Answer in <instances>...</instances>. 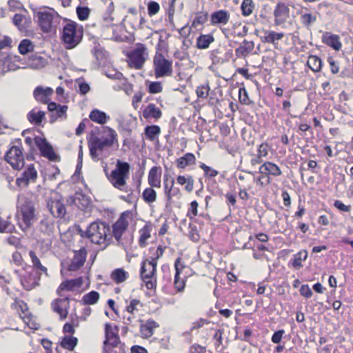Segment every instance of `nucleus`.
<instances>
[{"mask_svg": "<svg viewBox=\"0 0 353 353\" xmlns=\"http://www.w3.org/2000/svg\"><path fill=\"white\" fill-rule=\"evenodd\" d=\"M141 305L140 301L137 299L131 300L130 304L126 307V312L128 314H134L137 310V306Z\"/></svg>", "mask_w": 353, "mask_h": 353, "instance_id": "nucleus-61", "label": "nucleus"}, {"mask_svg": "<svg viewBox=\"0 0 353 353\" xmlns=\"http://www.w3.org/2000/svg\"><path fill=\"white\" fill-rule=\"evenodd\" d=\"M210 90L209 83L206 82L196 88V93L199 98L206 99Z\"/></svg>", "mask_w": 353, "mask_h": 353, "instance_id": "nucleus-52", "label": "nucleus"}, {"mask_svg": "<svg viewBox=\"0 0 353 353\" xmlns=\"http://www.w3.org/2000/svg\"><path fill=\"white\" fill-rule=\"evenodd\" d=\"M290 9L283 2H279L274 10V23L279 26L283 23L289 17Z\"/></svg>", "mask_w": 353, "mask_h": 353, "instance_id": "nucleus-18", "label": "nucleus"}, {"mask_svg": "<svg viewBox=\"0 0 353 353\" xmlns=\"http://www.w3.org/2000/svg\"><path fill=\"white\" fill-rule=\"evenodd\" d=\"M208 14L205 12H196L192 22V27L196 28L203 26L208 20Z\"/></svg>", "mask_w": 353, "mask_h": 353, "instance_id": "nucleus-47", "label": "nucleus"}, {"mask_svg": "<svg viewBox=\"0 0 353 353\" xmlns=\"http://www.w3.org/2000/svg\"><path fill=\"white\" fill-rule=\"evenodd\" d=\"M90 10L88 7H77V14L81 21L86 20L90 15Z\"/></svg>", "mask_w": 353, "mask_h": 353, "instance_id": "nucleus-55", "label": "nucleus"}, {"mask_svg": "<svg viewBox=\"0 0 353 353\" xmlns=\"http://www.w3.org/2000/svg\"><path fill=\"white\" fill-rule=\"evenodd\" d=\"M78 340L74 336H65L61 342V346L68 350L72 351L77 344Z\"/></svg>", "mask_w": 353, "mask_h": 353, "instance_id": "nucleus-46", "label": "nucleus"}, {"mask_svg": "<svg viewBox=\"0 0 353 353\" xmlns=\"http://www.w3.org/2000/svg\"><path fill=\"white\" fill-rule=\"evenodd\" d=\"M152 188L150 186V188H145L142 193L143 201L148 204L152 203L157 200V192Z\"/></svg>", "mask_w": 353, "mask_h": 353, "instance_id": "nucleus-43", "label": "nucleus"}, {"mask_svg": "<svg viewBox=\"0 0 353 353\" xmlns=\"http://www.w3.org/2000/svg\"><path fill=\"white\" fill-rule=\"evenodd\" d=\"M36 202L32 198L19 196L17 202L16 217L22 230L30 228L37 219Z\"/></svg>", "mask_w": 353, "mask_h": 353, "instance_id": "nucleus-1", "label": "nucleus"}, {"mask_svg": "<svg viewBox=\"0 0 353 353\" xmlns=\"http://www.w3.org/2000/svg\"><path fill=\"white\" fill-rule=\"evenodd\" d=\"M174 179L170 174H165L163 176L164 192L168 201L172 200V196L176 195L179 192V188H174Z\"/></svg>", "mask_w": 353, "mask_h": 353, "instance_id": "nucleus-21", "label": "nucleus"}, {"mask_svg": "<svg viewBox=\"0 0 353 353\" xmlns=\"http://www.w3.org/2000/svg\"><path fill=\"white\" fill-rule=\"evenodd\" d=\"M29 256L31 258V261H32V266L34 268L38 269L44 273L47 272V268L46 267H44L43 265H42V264L40 262V260L37 256V255L34 251L30 250L29 252Z\"/></svg>", "mask_w": 353, "mask_h": 353, "instance_id": "nucleus-51", "label": "nucleus"}, {"mask_svg": "<svg viewBox=\"0 0 353 353\" xmlns=\"http://www.w3.org/2000/svg\"><path fill=\"white\" fill-rule=\"evenodd\" d=\"M106 76L110 79L123 80L125 81L123 74L115 70H109L108 72H106Z\"/></svg>", "mask_w": 353, "mask_h": 353, "instance_id": "nucleus-60", "label": "nucleus"}, {"mask_svg": "<svg viewBox=\"0 0 353 353\" xmlns=\"http://www.w3.org/2000/svg\"><path fill=\"white\" fill-rule=\"evenodd\" d=\"M83 280L82 277L76 278L74 279L66 280L65 281L61 283L57 289V294L59 296H63V291H74L83 285Z\"/></svg>", "mask_w": 353, "mask_h": 353, "instance_id": "nucleus-22", "label": "nucleus"}, {"mask_svg": "<svg viewBox=\"0 0 353 353\" xmlns=\"http://www.w3.org/2000/svg\"><path fill=\"white\" fill-rule=\"evenodd\" d=\"M145 52L146 48L144 45H138L128 55L130 65L136 69H140L145 61Z\"/></svg>", "mask_w": 353, "mask_h": 353, "instance_id": "nucleus-13", "label": "nucleus"}, {"mask_svg": "<svg viewBox=\"0 0 353 353\" xmlns=\"http://www.w3.org/2000/svg\"><path fill=\"white\" fill-rule=\"evenodd\" d=\"M37 179V172L33 164H30L22 172L21 176L16 179V184L19 188H26L30 183H34Z\"/></svg>", "mask_w": 353, "mask_h": 353, "instance_id": "nucleus-14", "label": "nucleus"}, {"mask_svg": "<svg viewBox=\"0 0 353 353\" xmlns=\"http://www.w3.org/2000/svg\"><path fill=\"white\" fill-rule=\"evenodd\" d=\"M61 39L67 49L74 48L81 41L82 31L77 29L75 22L70 21L63 26Z\"/></svg>", "mask_w": 353, "mask_h": 353, "instance_id": "nucleus-6", "label": "nucleus"}, {"mask_svg": "<svg viewBox=\"0 0 353 353\" xmlns=\"http://www.w3.org/2000/svg\"><path fill=\"white\" fill-rule=\"evenodd\" d=\"M333 205L341 212H348L351 210L350 205H346L344 203H343L342 201H341L339 200H336L334 201Z\"/></svg>", "mask_w": 353, "mask_h": 353, "instance_id": "nucleus-63", "label": "nucleus"}, {"mask_svg": "<svg viewBox=\"0 0 353 353\" xmlns=\"http://www.w3.org/2000/svg\"><path fill=\"white\" fill-rule=\"evenodd\" d=\"M301 23L306 28H309L316 21V17L311 13H305L301 16Z\"/></svg>", "mask_w": 353, "mask_h": 353, "instance_id": "nucleus-54", "label": "nucleus"}, {"mask_svg": "<svg viewBox=\"0 0 353 353\" xmlns=\"http://www.w3.org/2000/svg\"><path fill=\"white\" fill-rule=\"evenodd\" d=\"M48 63L46 58L39 54H33L28 59V66L32 69L39 70L46 66Z\"/></svg>", "mask_w": 353, "mask_h": 353, "instance_id": "nucleus-29", "label": "nucleus"}, {"mask_svg": "<svg viewBox=\"0 0 353 353\" xmlns=\"http://www.w3.org/2000/svg\"><path fill=\"white\" fill-rule=\"evenodd\" d=\"M159 327L154 320L149 319L140 325V333L142 338L148 339L154 334V330Z\"/></svg>", "mask_w": 353, "mask_h": 353, "instance_id": "nucleus-27", "label": "nucleus"}, {"mask_svg": "<svg viewBox=\"0 0 353 353\" xmlns=\"http://www.w3.org/2000/svg\"><path fill=\"white\" fill-rule=\"evenodd\" d=\"M157 263L154 259H152V261H143L141 263L140 276L148 290H152L156 288V283L152 281V278L157 270Z\"/></svg>", "mask_w": 353, "mask_h": 353, "instance_id": "nucleus-8", "label": "nucleus"}, {"mask_svg": "<svg viewBox=\"0 0 353 353\" xmlns=\"http://www.w3.org/2000/svg\"><path fill=\"white\" fill-rule=\"evenodd\" d=\"M48 109L51 113V123L54 122L58 118L65 119L67 117V105H60L54 102H50L48 105Z\"/></svg>", "mask_w": 353, "mask_h": 353, "instance_id": "nucleus-20", "label": "nucleus"}, {"mask_svg": "<svg viewBox=\"0 0 353 353\" xmlns=\"http://www.w3.org/2000/svg\"><path fill=\"white\" fill-rule=\"evenodd\" d=\"M307 66L314 72H319L322 67L321 59L316 55H310L307 61Z\"/></svg>", "mask_w": 353, "mask_h": 353, "instance_id": "nucleus-39", "label": "nucleus"}, {"mask_svg": "<svg viewBox=\"0 0 353 353\" xmlns=\"http://www.w3.org/2000/svg\"><path fill=\"white\" fill-rule=\"evenodd\" d=\"M254 43L253 41L244 40L242 43L235 50V54L237 57H245L254 50Z\"/></svg>", "mask_w": 353, "mask_h": 353, "instance_id": "nucleus-33", "label": "nucleus"}, {"mask_svg": "<svg viewBox=\"0 0 353 353\" xmlns=\"http://www.w3.org/2000/svg\"><path fill=\"white\" fill-rule=\"evenodd\" d=\"M270 146L265 142L260 144L257 148V155L262 158H265L268 154V150Z\"/></svg>", "mask_w": 353, "mask_h": 353, "instance_id": "nucleus-59", "label": "nucleus"}, {"mask_svg": "<svg viewBox=\"0 0 353 353\" xmlns=\"http://www.w3.org/2000/svg\"><path fill=\"white\" fill-rule=\"evenodd\" d=\"M47 207L54 218H63L66 213L65 205L61 201V196L54 194L47 201Z\"/></svg>", "mask_w": 353, "mask_h": 353, "instance_id": "nucleus-11", "label": "nucleus"}, {"mask_svg": "<svg viewBox=\"0 0 353 353\" xmlns=\"http://www.w3.org/2000/svg\"><path fill=\"white\" fill-rule=\"evenodd\" d=\"M40 276L37 272L32 270L26 272L21 278V283L23 288L26 290H31L39 285Z\"/></svg>", "mask_w": 353, "mask_h": 353, "instance_id": "nucleus-17", "label": "nucleus"}, {"mask_svg": "<svg viewBox=\"0 0 353 353\" xmlns=\"http://www.w3.org/2000/svg\"><path fill=\"white\" fill-rule=\"evenodd\" d=\"M307 256L306 251L299 252L293 256V259L291 260L292 265L296 268H301L302 265V261H305Z\"/></svg>", "mask_w": 353, "mask_h": 353, "instance_id": "nucleus-44", "label": "nucleus"}, {"mask_svg": "<svg viewBox=\"0 0 353 353\" xmlns=\"http://www.w3.org/2000/svg\"><path fill=\"white\" fill-rule=\"evenodd\" d=\"M99 299V294L96 291H91L83 296L82 301L85 305H93L97 303Z\"/></svg>", "mask_w": 353, "mask_h": 353, "instance_id": "nucleus-49", "label": "nucleus"}, {"mask_svg": "<svg viewBox=\"0 0 353 353\" xmlns=\"http://www.w3.org/2000/svg\"><path fill=\"white\" fill-rule=\"evenodd\" d=\"M34 45L30 40L28 39H23L18 46L19 53L23 55L26 54L28 52H32L34 50Z\"/></svg>", "mask_w": 353, "mask_h": 353, "instance_id": "nucleus-41", "label": "nucleus"}, {"mask_svg": "<svg viewBox=\"0 0 353 353\" xmlns=\"http://www.w3.org/2000/svg\"><path fill=\"white\" fill-rule=\"evenodd\" d=\"M199 167L204 171V174L207 177H214L219 174V172L217 170L205 165V163H201Z\"/></svg>", "mask_w": 353, "mask_h": 353, "instance_id": "nucleus-56", "label": "nucleus"}, {"mask_svg": "<svg viewBox=\"0 0 353 353\" xmlns=\"http://www.w3.org/2000/svg\"><path fill=\"white\" fill-rule=\"evenodd\" d=\"M130 164L118 159L115 168L108 174L105 169L106 176L112 186L119 190L128 192L126 189L127 179L130 174Z\"/></svg>", "mask_w": 353, "mask_h": 353, "instance_id": "nucleus-5", "label": "nucleus"}, {"mask_svg": "<svg viewBox=\"0 0 353 353\" xmlns=\"http://www.w3.org/2000/svg\"><path fill=\"white\" fill-rule=\"evenodd\" d=\"M33 13L34 17L37 19V24L42 32L50 33L56 30L59 17L54 9L46 8L43 9L34 8Z\"/></svg>", "mask_w": 353, "mask_h": 353, "instance_id": "nucleus-4", "label": "nucleus"}, {"mask_svg": "<svg viewBox=\"0 0 353 353\" xmlns=\"http://www.w3.org/2000/svg\"><path fill=\"white\" fill-rule=\"evenodd\" d=\"M285 333L284 330H279L276 332H275L273 335L272 336L271 341L272 343L275 344H278L281 342L283 334Z\"/></svg>", "mask_w": 353, "mask_h": 353, "instance_id": "nucleus-64", "label": "nucleus"}, {"mask_svg": "<svg viewBox=\"0 0 353 353\" xmlns=\"http://www.w3.org/2000/svg\"><path fill=\"white\" fill-rule=\"evenodd\" d=\"M160 10L159 4L156 1H150L148 4V15L152 17L157 14Z\"/></svg>", "mask_w": 353, "mask_h": 353, "instance_id": "nucleus-58", "label": "nucleus"}, {"mask_svg": "<svg viewBox=\"0 0 353 353\" xmlns=\"http://www.w3.org/2000/svg\"><path fill=\"white\" fill-rule=\"evenodd\" d=\"M81 237L88 239L92 243L99 245L105 249L111 239L110 228L105 222L97 221L91 223L86 230H79Z\"/></svg>", "mask_w": 353, "mask_h": 353, "instance_id": "nucleus-2", "label": "nucleus"}, {"mask_svg": "<svg viewBox=\"0 0 353 353\" xmlns=\"http://www.w3.org/2000/svg\"><path fill=\"white\" fill-rule=\"evenodd\" d=\"M195 160V156L192 153H187L176 159V165L179 168H184L188 165L194 164Z\"/></svg>", "mask_w": 353, "mask_h": 353, "instance_id": "nucleus-36", "label": "nucleus"}, {"mask_svg": "<svg viewBox=\"0 0 353 353\" xmlns=\"http://www.w3.org/2000/svg\"><path fill=\"white\" fill-rule=\"evenodd\" d=\"M54 221L50 217H44L39 223V229L42 232L50 234L52 232Z\"/></svg>", "mask_w": 353, "mask_h": 353, "instance_id": "nucleus-37", "label": "nucleus"}, {"mask_svg": "<svg viewBox=\"0 0 353 353\" xmlns=\"http://www.w3.org/2000/svg\"><path fill=\"white\" fill-rule=\"evenodd\" d=\"M52 92L53 90L50 88L47 87L43 88L41 86H38L34 90V97L38 101L47 103Z\"/></svg>", "mask_w": 353, "mask_h": 353, "instance_id": "nucleus-28", "label": "nucleus"}, {"mask_svg": "<svg viewBox=\"0 0 353 353\" xmlns=\"http://www.w3.org/2000/svg\"><path fill=\"white\" fill-rule=\"evenodd\" d=\"M148 88V92L151 94L159 93L163 90L162 85L159 81L150 82Z\"/></svg>", "mask_w": 353, "mask_h": 353, "instance_id": "nucleus-57", "label": "nucleus"}, {"mask_svg": "<svg viewBox=\"0 0 353 353\" xmlns=\"http://www.w3.org/2000/svg\"><path fill=\"white\" fill-rule=\"evenodd\" d=\"M87 256V251L84 248L74 252V256L72 258L68 270L69 271H77L79 270L85 263Z\"/></svg>", "mask_w": 353, "mask_h": 353, "instance_id": "nucleus-19", "label": "nucleus"}, {"mask_svg": "<svg viewBox=\"0 0 353 353\" xmlns=\"http://www.w3.org/2000/svg\"><path fill=\"white\" fill-rule=\"evenodd\" d=\"M103 132L108 134V137L102 139L92 134L88 139L90 154L94 161L99 159L98 151H103L105 148L111 147L115 142H117V133L114 129L106 126L103 128Z\"/></svg>", "mask_w": 353, "mask_h": 353, "instance_id": "nucleus-3", "label": "nucleus"}, {"mask_svg": "<svg viewBox=\"0 0 353 353\" xmlns=\"http://www.w3.org/2000/svg\"><path fill=\"white\" fill-rule=\"evenodd\" d=\"M323 39L325 43L333 48L336 50H339L341 48V43L340 42L339 37L335 34H330L327 37L324 36Z\"/></svg>", "mask_w": 353, "mask_h": 353, "instance_id": "nucleus-45", "label": "nucleus"}, {"mask_svg": "<svg viewBox=\"0 0 353 353\" xmlns=\"http://www.w3.org/2000/svg\"><path fill=\"white\" fill-rule=\"evenodd\" d=\"M154 74L157 78L171 76L172 61L166 59L161 54L157 52L153 59Z\"/></svg>", "mask_w": 353, "mask_h": 353, "instance_id": "nucleus-7", "label": "nucleus"}, {"mask_svg": "<svg viewBox=\"0 0 353 353\" xmlns=\"http://www.w3.org/2000/svg\"><path fill=\"white\" fill-rule=\"evenodd\" d=\"M150 228L148 225H145L142 229L140 230V237H139V245L141 247H145L146 245V241L150 238Z\"/></svg>", "mask_w": 353, "mask_h": 353, "instance_id": "nucleus-50", "label": "nucleus"}, {"mask_svg": "<svg viewBox=\"0 0 353 353\" xmlns=\"http://www.w3.org/2000/svg\"><path fill=\"white\" fill-rule=\"evenodd\" d=\"M214 37L212 34H201L196 40V47L199 50H205L210 47V44L214 41Z\"/></svg>", "mask_w": 353, "mask_h": 353, "instance_id": "nucleus-31", "label": "nucleus"}, {"mask_svg": "<svg viewBox=\"0 0 353 353\" xmlns=\"http://www.w3.org/2000/svg\"><path fill=\"white\" fill-rule=\"evenodd\" d=\"M35 143L43 157H46L51 161H57L59 159L52 145L46 139L36 137Z\"/></svg>", "mask_w": 353, "mask_h": 353, "instance_id": "nucleus-15", "label": "nucleus"}, {"mask_svg": "<svg viewBox=\"0 0 353 353\" xmlns=\"http://www.w3.org/2000/svg\"><path fill=\"white\" fill-rule=\"evenodd\" d=\"M254 7L255 5L252 0H243L241 5L242 14L244 17L251 15L253 12Z\"/></svg>", "mask_w": 353, "mask_h": 353, "instance_id": "nucleus-48", "label": "nucleus"}, {"mask_svg": "<svg viewBox=\"0 0 353 353\" xmlns=\"http://www.w3.org/2000/svg\"><path fill=\"white\" fill-rule=\"evenodd\" d=\"M176 181L181 185L185 184V189L188 192H190L193 190L194 181L192 176H185L179 175L176 178Z\"/></svg>", "mask_w": 353, "mask_h": 353, "instance_id": "nucleus-40", "label": "nucleus"}, {"mask_svg": "<svg viewBox=\"0 0 353 353\" xmlns=\"http://www.w3.org/2000/svg\"><path fill=\"white\" fill-rule=\"evenodd\" d=\"M105 340L104 341V351H107L108 345L116 347L120 342L117 327H112L106 323L105 326Z\"/></svg>", "mask_w": 353, "mask_h": 353, "instance_id": "nucleus-16", "label": "nucleus"}, {"mask_svg": "<svg viewBox=\"0 0 353 353\" xmlns=\"http://www.w3.org/2000/svg\"><path fill=\"white\" fill-rule=\"evenodd\" d=\"M175 275L174 285L178 292H183L185 287L186 279L189 275V268L183 263H181V259L177 258L174 263Z\"/></svg>", "mask_w": 353, "mask_h": 353, "instance_id": "nucleus-9", "label": "nucleus"}, {"mask_svg": "<svg viewBox=\"0 0 353 353\" xmlns=\"http://www.w3.org/2000/svg\"><path fill=\"white\" fill-rule=\"evenodd\" d=\"M128 272L124 270L123 268L115 269L111 274V279L116 283H123L128 279Z\"/></svg>", "mask_w": 353, "mask_h": 353, "instance_id": "nucleus-35", "label": "nucleus"}, {"mask_svg": "<svg viewBox=\"0 0 353 353\" xmlns=\"http://www.w3.org/2000/svg\"><path fill=\"white\" fill-rule=\"evenodd\" d=\"M16 228L14 225L11 224L10 222L3 220L0 216V233L7 232L12 233L15 232Z\"/></svg>", "mask_w": 353, "mask_h": 353, "instance_id": "nucleus-53", "label": "nucleus"}, {"mask_svg": "<svg viewBox=\"0 0 353 353\" xmlns=\"http://www.w3.org/2000/svg\"><path fill=\"white\" fill-rule=\"evenodd\" d=\"M90 119L95 123L104 124L108 121L110 117L104 112L95 109L91 111L90 114Z\"/></svg>", "mask_w": 353, "mask_h": 353, "instance_id": "nucleus-34", "label": "nucleus"}, {"mask_svg": "<svg viewBox=\"0 0 353 353\" xmlns=\"http://www.w3.org/2000/svg\"><path fill=\"white\" fill-rule=\"evenodd\" d=\"M239 100L241 103L243 104H249L250 101H249L248 95L247 90L245 88H241L239 90Z\"/></svg>", "mask_w": 353, "mask_h": 353, "instance_id": "nucleus-62", "label": "nucleus"}, {"mask_svg": "<svg viewBox=\"0 0 353 353\" xmlns=\"http://www.w3.org/2000/svg\"><path fill=\"white\" fill-rule=\"evenodd\" d=\"M69 306V300L68 298L58 299L52 303V307L54 312H57L61 319H65L68 315V307Z\"/></svg>", "mask_w": 353, "mask_h": 353, "instance_id": "nucleus-23", "label": "nucleus"}, {"mask_svg": "<svg viewBox=\"0 0 353 353\" xmlns=\"http://www.w3.org/2000/svg\"><path fill=\"white\" fill-rule=\"evenodd\" d=\"M148 183L151 187H161V169L159 167H152L148 173Z\"/></svg>", "mask_w": 353, "mask_h": 353, "instance_id": "nucleus-30", "label": "nucleus"}, {"mask_svg": "<svg viewBox=\"0 0 353 353\" xmlns=\"http://www.w3.org/2000/svg\"><path fill=\"white\" fill-rule=\"evenodd\" d=\"M230 20V13L225 10H219L212 13L210 22L212 26L226 25Z\"/></svg>", "mask_w": 353, "mask_h": 353, "instance_id": "nucleus-25", "label": "nucleus"}, {"mask_svg": "<svg viewBox=\"0 0 353 353\" xmlns=\"http://www.w3.org/2000/svg\"><path fill=\"white\" fill-rule=\"evenodd\" d=\"M6 161L15 170H20L24 166V156L21 144L12 146L5 156Z\"/></svg>", "mask_w": 353, "mask_h": 353, "instance_id": "nucleus-10", "label": "nucleus"}, {"mask_svg": "<svg viewBox=\"0 0 353 353\" xmlns=\"http://www.w3.org/2000/svg\"><path fill=\"white\" fill-rule=\"evenodd\" d=\"M143 116L145 119H160L162 116L161 110L154 103H150L143 111Z\"/></svg>", "mask_w": 353, "mask_h": 353, "instance_id": "nucleus-32", "label": "nucleus"}, {"mask_svg": "<svg viewBox=\"0 0 353 353\" xmlns=\"http://www.w3.org/2000/svg\"><path fill=\"white\" fill-rule=\"evenodd\" d=\"M129 219H132V213L130 211H125L119 217L118 221L113 225L112 232L114 238L119 241L126 230Z\"/></svg>", "mask_w": 353, "mask_h": 353, "instance_id": "nucleus-12", "label": "nucleus"}, {"mask_svg": "<svg viewBox=\"0 0 353 353\" xmlns=\"http://www.w3.org/2000/svg\"><path fill=\"white\" fill-rule=\"evenodd\" d=\"M259 173L265 175L279 176L282 174L280 168L275 163L270 161H265L259 168Z\"/></svg>", "mask_w": 353, "mask_h": 353, "instance_id": "nucleus-26", "label": "nucleus"}, {"mask_svg": "<svg viewBox=\"0 0 353 353\" xmlns=\"http://www.w3.org/2000/svg\"><path fill=\"white\" fill-rule=\"evenodd\" d=\"M263 36L261 37L263 43L272 44L275 48H277L278 41L284 37L283 32H277L273 30H266L263 31Z\"/></svg>", "mask_w": 353, "mask_h": 353, "instance_id": "nucleus-24", "label": "nucleus"}, {"mask_svg": "<svg viewBox=\"0 0 353 353\" xmlns=\"http://www.w3.org/2000/svg\"><path fill=\"white\" fill-rule=\"evenodd\" d=\"M145 137L150 141H154L161 133V128L158 125H148L144 130Z\"/></svg>", "mask_w": 353, "mask_h": 353, "instance_id": "nucleus-38", "label": "nucleus"}, {"mask_svg": "<svg viewBox=\"0 0 353 353\" xmlns=\"http://www.w3.org/2000/svg\"><path fill=\"white\" fill-rule=\"evenodd\" d=\"M28 121L36 125L40 124L45 117L43 111H37L32 110L27 115Z\"/></svg>", "mask_w": 353, "mask_h": 353, "instance_id": "nucleus-42", "label": "nucleus"}]
</instances>
